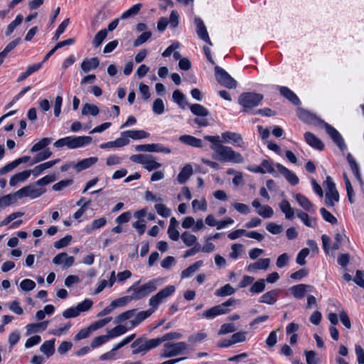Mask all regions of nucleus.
Here are the masks:
<instances>
[{"label":"nucleus","mask_w":364,"mask_h":364,"mask_svg":"<svg viewBox=\"0 0 364 364\" xmlns=\"http://www.w3.org/2000/svg\"><path fill=\"white\" fill-rule=\"evenodd\" d=\"M75 262L73 256H68L65 252L58 254L53 259V262L56 265H62L63 268L71 267Z\"/></svg>","instance_id":"9d476101"},{"label":"nucleus","mask_w":364,"mask_h":364,"mask_svg":"<svg viewBox=\"0 0 364 364\" xmlns=\"http://www.w3.org/2000/svg\"><path fill=\"white\" fill-rule=\"evenodd\" d=\"M276 167L277 170L286 178L289 183L294 186L299 183V178L294 173L291 172L280 164H277Z\"/></svg>","instance_id":"9b49d317"},{"label":"nucleus","mask_w":364,"mask_h":364,"mask_svg":"<svg viewBox=\"0 0 364 364\" xmlns=\"http://www.w3.org/2000/svg\"><path fill=\"white\" fill-rule=\"evenodd\" d=\"M280 93L282 96L289 100L294 105L299 104V99L298 97L288 87H279Z\"/></svg>","instance_id":"bb28decb"},{"label":"nucleus","mask_w":364,"mask_h":364,"mask_svg":"<svg viewBox=\"0 0 364 364\" xmlns=\"http://www.w3.org/2000/svg\"><path fill=\"white\" fill-rule=\"evenodd\" d=\"M158 281L156 279H151L140 287H137L138 282L131 286L128 289L127 292H132L131 295L134 300H139L156 289Z\"/></svg>","instance_id":"7ed1b4c3"},{"label":"nucleus","mask_w":364,"mask_h":364,"mask_svg":"<svg viewBox=\"0 0 364 364\" xmlns=\"http://www.w3.org/2000/svg\"><path fill=\"white\" fill-rule=\"evenodd\" d=\"M92 331L90 326L87 328H82L75 336L74 340L78 341L88 338Z\"/></svg>","instance_id":"4d7b16f0"},{"label":"nucleus","mask_w":364,"mask_h":364,"mask_svg":"<svg viewBox=\"0 0 364 364\" xmlns=\"http://www.w3.org/2000/svg\"><path fill=\"white\" fill-rule=\"evenodd\" d=\"M136 310L132 309L126 311L120 314H119L114 319V323L119 324L126 320H128L134 316Z\"/></svg>","instance_id":"a18cd8bd"},{"label":"nucleus","mask_w":364,"mask_h":364,"mask_svg":"<svg viewBox=\"0 0 364 364\" xmlns=\"http://www.w3.org/2000/svg\"><path fill=\"white\" fill-rule=\"evenodd\" d=\"M271 260L269 258L259 259L254 263L250 264L246 270L250 273H255L258 270H267L269 269Z\"/></svg>","instance_id":"1a4fd4ad"},{"label":"nucleus","mask_w":364,"mask_h":364,"mask_svg":"<svg viewBox=\"0 0 364 364\" xmlns=\"http://www.w3.org/2000/svg\"><path fill=\"white\" fill-rule=\"evenodd\" d=\"M304 355L307 364H317L319 358L314 350H305Z\"/></svg>","instance_id":"5fc2aeb1"},{"label":"nucleus","mask_w":364,"mask_h":364,"mask_svg":"<svg viewBox=\"0 0 364 364\" xmlns=\"http://www.w3.org/2000/svg\"><path fill=\"white\" fill-rule=\"evenodd\" d=\"M343 180H344V182H345V185H346V191H347V196H348V200H349V202L350 203H353V197L354 196V192H353V187H352L351 183L350 182V180L348 178V176H347L346 173H343Z\"/></svg>","instance_id":"603ef678"},{"label":"nucleus","mask_w":364,"mask_h":364,"mask_svg":"<svg viewBox=\"0 0 364 364\" xmlns=\"http://www.w3.org/2000/svg\"><path fill=\"white\" fill-rule=\"evenodd\" d=\"M204 139L211 143L210 148L213 151L214 158L218 161L232 164H243L245 161V157L240 152L235 151L231 146L222 144V141H224L245 149L247 144L240 134L227 131L223 132L221 136L206 135Z\"/></svg>","instance_id":"f257e3e1"},{"label":"nucleus","mask_w":364,"mask_h":364,"mask_svg":"<svg viewBox=\"0 0 364 364\" xmlns=\"http://www.w3.org/2000/svg\"><path fill=\"white\" fill-rule=\"evenodd\" d=\"M309 254V250L308 248L302 249L297 255L296 262L300 265H304L306 264V257Z\"/></svg>","instance_id":"774afa93"},{"label":"nucleus","mask_w":364,"mask_h":364,"mask_svg":"<svg viewBox=\"0 0 364 364\" xmlns=\"http://www.w3.org/2000/svg\"><path fill=\"white\" fill-rule=\"evenodd\" d=\"M263 96L255 92H244L238 98V103L243 107L245 112H249L258 106Z\"/></svg>","instance_id":"20e7f679"},{"label":"nucleus","mask_w":364,"mask_h":364,"mask_svg":"<svg viewBox=\"0 0 364 364\" xmlns=\"http://www.w3.org/2000/svg\"><path fill=\"white\" fill-rule=\"evenodd\" d=\"M178 140L186 145L191 146L195 148H201L203 146V141L200 139L196 138L193 136L184 134L181 135Z\"/></svg>","instance_id":"2eb2a0df"},{"label":"nucleus","mask_w":364,"mask_h":364,"mask_svg":"<svg viewBox=\"0 0 364 364\" xmlns=\"http://www.w3.org/2000/svg\"><path fill=\"white\" fill-rule=\"evenodd\" d=\"M141 7L142 4L140 3L133 5L130 9L121 15L120 19H127L136 16L139 12Z\"/></svg>","instance_id":"c85d7f7f"},{"label":"nucleus","mask_w":364,"mask_h":364,"mask_svg":"<svg viewBox=\"0 0 364 364\" xmlns=\"http://www.w3.org/2000/svg\"><path fill=\"white\" fill-rule=\"evenodd\" d=\"M56 179H57V178L55 174L47 175V176L38 179L36 182V185H38V186H43L48 185L50 183L55 181Z\"/></svg>","instance_id":"13d9d810"},{"label":"nucleus","mask_w":364,"mask_h":364,"mask_svg":"<svg viewBox=\"0 0 364 364\" xmlns=\"http://www.w3.org/2000/svg\"><path fill=\"white\" fill-rule=\"evenodd\" d=\"M143 166L147 171H151L160 168L161 164L156 161L152 156L148 155V158L146 159Z\"/></svg>","instance_id":"c9c22d12"},{"label":"nucleus","mask_w":364,"mask_h":364,"mask_svg":"<svg viewBox=\"0 0 364 364\" xmlns=\"http://www.w3.org/2000/svg\"><path fill=\"white\" fill-rule=\"evenodd\" d=\"M339 200V194L338 191L326 192L325 203L328 207L334 206L336 202Z\"/></svg>","instance_id":"4c0bfd02"},{"label":"nucleus","mask_w":364,"mask_h":364,"mask_svg":"<svg viewBox=\"0 0 364 364\" xmlns=\"http://www.w3.org/2000/svg\"><path fill=\"white\" fill-rule=\"evenodd\" d=\"M176 290V288L173 285H168L164 289H161L156 294L162 302L168 296L172 295Z\"/></svg>","instance_id":"a19ab883"},{"label":"nucleus","mask_w":364,"mask_h":364,"mask_svg":"<svg viewBox=\"0 0 364 364\" xmlns=\"http://www.w3.org/2000/svg\"><path fill=\"white\" fill-rule=\"evenodd\" d=\"M107 36V30L102 29L97 33L92 41V46L95 48H98L102 43L103 41Z\"/></svg>","instance_id":"37998d69"},{"label":"nucleus","mask_w":364,"mask_h":364,"mask_svg":"<svg viewBox=\"0 0 364 364\" xmlns=\"http://www.w3.org/2000/svg\"><path fill=\"white\" fill-rule=\"evenodd\" d=\"M296 200L298 202L299 205L308 212L314 211V205L304 195L301 193H296L294 196Z\"/></svg>","instance_id":"f3484780"},{"label":"nucleus","mask_w":364,"mask_h":364,"mask_svg":"<svg viewBox=\"0 0 364 364\" xmlns=\"http://www.w3.org/2000/svg\"><path fill=\"white\" fill-rule=\"evenodd\" d=\"M203 262L202 260H199L193 263L181 272V278L184 279L191 277L200 267L203 266Z\"/></svg>","instance_id":"b1692460"},{"label":"nucleus","mask_w":364,"mask_h":364,"mask_svg":"<svg viewBox=\"0 0 364 364\" xmlns=\"http://www.w3.org/2000/svg\"><path fill=\"white\" fill-rule=\"evenodd\" d=\"M124 134L128 136L129 139H132L134 140L148 138L150 135L148 132L144 130H128L125 131Z\"/></svg>","instance_id":"cd10ccee"},{"label":"nucleus","mask_w":364,"mask_h":364,"mask_svg":"<svg viewBox=\"0 0 364 364\" xmlns=\"http://www.w3.org/2000/svg\"><path fill=\"white\" fill-rule=\"evenodd\" d=\"M181 237L184 244L188 247H190L196 244L197 240V237L194 235L191 234L188 232H184L181 235Z\"/></svg>","instance_id":"09e8293b"},{"label":"nucleus","mask_w":364,"mask_h":364,"mask_svg":"<svg viewBox=\"0 0 364 364\" xmlns=\"http://www.w3.org/2000/svg\"><path fill=\"white\" fill-rule=\"evenodd\" d=\"M92 139V137L88 136H69L57 140L53 145L57 148L67 146L68 149H75L89 144Z\"/></svg>","instance_id":"f03ea898"},{"label":"nucleus","mask_w":364,"mask_h":364,"mask_svg":"<svg viewBox=\"0 0 364 364\" xmlns=\"http://www.w3.org/2000/svg\"><path fill=\"white\" fill-rule=\"evenodd\" d=\"M188 348L185 342H178L173 343H166L164 346L161 357L171 358L182 354Z\"/></svg>","instance_id":"423d86ee"},{"label":"nucleus","mask_w":364,"mask_h":364,"mask_svg":"<svg viewBox=\"0 0 364 364\" xmlns=\"http://www.w3.org/2000/svg\"><path fill=\"white\" fill-rule=\"evenodd\" d=\"M215 75L217 81L221 85L229 89L236 87L237 82L222 68L216 66L215 68Z\"/></svg>","instance_id":"0eeeda50"},{"label":"nucleus","mask_w":364,"mask_h":364,"mask_svg":"<svg viewBox=\"0 0 364 364\" xmlns=\"http://www.w3.org/2000/svg\"><path fill=\"white\" fill-rule=\"evenodd\" d=\"M132 348H135V349L133 350V354H137L142 351H148V348L145 344V343H141V340L137 339L134 342L132 343Z\"/></svg>","instance_id":"680f3d73"},{"label":"nucleus","mask_w":364,"mask_h":364,"mask_svg":"<svg viewBox=\"0 0 364 364\" xmlns=\"http://www.w3.org/2000/svg\"><path fill=\"white\" fill-rule=\"evenodd\" d=\"M191 112L198 117H206L209 114V111L200 104H193L190 105Z\"/></svg>","instance_id":"2f4dec72"},{"label":"nucleus","mask_w":364,"mask_h":364,"mask_svg":"<svg viewBox=\"0 0 364 364\" xmlns=\"http://www.w3.org/2000/svg\"><path fill=\"white\" fill-rule=\"evenodd\" d=\"M222 307L223 306L219 305L215 306L205 311L200 315L206 318H213L218 315L225 314L229 311L228 310H223Z\"/></svg>","instance_id":"a211bd4d"},{"label":"nucleus","mask_w":364,"mask_h":364,"mask_svg":"<svg viewBox=\"0 0 364 364\" xmlns=\"http://www.w3.org/2000/svg\"><path fill=\"white\" fill-rule=\"evenodd\" d=\"M313 287L308 284H300L290 288L291 293L296 299H301L306 292L313 289Z\"/></svg>","instance_id":"ddd939ff"},{"label":"nucleus","mask_w":364,"mask_h":364,"mask_svg":"<svg viewBox=\"0 0 364 364\" xmlns=\"http://www.w3.org/2000/svg\"><path fill=\"white\" fill-rule=\"evenodd\" d=\"M36 183L24 186L23 188L18 190L16 192V196L18 198L28 197L31 199H35L42 196L46 189L41 187H38Z\"/></svg>","instance_id":"39448f33"},{"label":"nucleus","mask_w":364,"mask_h":364,"mask_svg":"<svg viewBox=\"0 0 364 364\" xmlns=\"http://www.w3.org/2000/svg\"><path fill=\"white\" fill-rule=\"evenodd\" d=\"M99 59L96 57L85 59L81 63V69L87 73L91 70L95 69L99 65Z\"/></svg>","instance_id":"393cba45"},{"label":"nucleus","mask_w":364,"mask_h":364,"mask_svg":"<svg viewBox=\"0 0 364 364\" xmlns=\"http://www.w3.org/2000/svg\"><path fill=\"white\" fill-rule=\"evenodd\" d=\"M320 213L322 215V218L326 221L331 224L337 223V219L334 217L329 211H328L326 208H321L320 209Z\"/></svg>","instance_id":"e2e57ef3"},{"label":"nucleus","mask_w":364,"mask_h":364,"mask_svg":"<svg viewBox=\"0 0 364 364\" xmlns=\"http://www.w3.org/2000/svg\"><path fill=\"white\" fill-rule=\"evenodd\" d=\"M347 160L349 163L350 169H351L353 173L354 174L355 178L358 181H361V176H360L358 166L356 161H355V159L353 158V156L350 154H348Z\"/></svg>","instance_id":"58836bf2"},{"label":"nucleus","mask_w":364,"mask_h":364,"mask_svg":"<svg viewBox=\"0 0 364 364\" xmlns=\"http://www.w3.org/2000/svg\"><path fill=\"white\" fill-rule=\"evenodd\" d=\"M55 339L45 341L40 347V350L44 353L47 358L50 357L55 353Z\"/></svg>","instance_id":"5701e85b"},{"label":"nucleus","mask_w":364,"mask_h":364,"mask_svg":"<svg viewBox=\"0 0 364 364\" xmlns=\"http://www.w3.org/2000/svg\"><path fill=\"white\" fill-rule=\"evenodd\" d=\"M257 213L264 218H269L273 216L274 210L269 205H262L257 210Z\"/></svg>","instance_id":"3c124183"},{"label":"nucleus","mask_w":364,"mask_h":364,"mask_svg":"<svg viewBox=\"0 0 364 364\" xmlns=\"http://www.w3.org/2000/svg\"><path fill=\"white\" fill-rule=\"evenodd\" d=\"M20 38H16L13 41L10 42L5 48L0 53V63L4 62V58L6 57L8 53L14 50L19 43Z\"/></svg>","instance_id":"7c9ffc66"},{"label":"nucleus","mask_w":364,"mask_h":364,"mask_svg":"<svg viewBox=\"0 0 364 364\" xmlns=\"http://www.w3.org/2000/svg\"><path fill=\"white\" fill-rule=\"evenodd\" d=\"M154 208L157 213L164 218H168L171 215V210L162 203L156 204Z\"/></svg>","instance_id":"6e6d98bb"},{"label":"nucleus","mask_w":364,"mask_h":364,"mask_svg":"<svg viewBox=\"0 0 364 364\" xmlns=\"http://www.w3.org/2000/svg\"><path fill=\"white\" fill-rule=\"evenodd\" d=\"M52 141V139L49 137L43 138L38 142L35 144L31 149L30 151L31 153H35L39 151L44 148H46L48 144Z\"/></svg>","instance_id":"72a5a7b5"},{"label":"nucleus","mask_w":364,"mask_h":364,"mask_svg":"<svg viewBox=\"0 0 364 364\" xmlns=\"http://www.w3.org/2000/svg\"><path fill=\"white\" fill-rule=\"evenodd\" d=\"M193 174V168L191 164H186L181 170L177 176V180L180 184H183L188 181V179Z\"/></svg>","instance_id":"6ab92c4d"},{"label":"nucleus","mask_w":364,"mask_h":364,"mask_svg":"<svg viewBox=\"0 0 364 364\" xmlns=\"http://www.w3.org/2000/svg\"><path fill=\"white\" fill-rule=\"evenodd\" d=\"M19 286L23 291H28L34 289L36 283L31 279H25L21 282Z\"/></svg>","instance_id":"bf43d9fd"},{"label":"nucleus","mask_w":364,"mask_h":364,"mask_svg":"<svg viewBox=\"0 0 364 364\" xmlns=\"http://www.w3.org/2000/svg\"><path fill=\"white\" fill-rule=\"evenodd\" d=\"M52 155V152L48 149H45L44 151L38 153L37 155H36L32 160V162L31 163V165H33L35 164H37L40 161H44L50 158Z\"/></svg>","instance_id":"c03bdc74"},{"label":"nucleus","mask_w":364,"mask_h":364,"mask_svg":"<svg viewBox=\"0 0 364 364\" xmlns=\"http://www.w3.org/2000/svg\"><path fill=\"white\" fill-rule=\"evenodd\" d=\"M17 196L16 193L14 194H8L0 198V208L9 206L16 202Z\"/></svg>","instance_id":"79ce46f5"},{"label":"nucleus","mask_w":364,"mask_h":364,"mask_svg":"<svg viewBox=\"0 0 364 364\" xmlns=\"http://www.w3.org/2000/svg\"><path fill=\"white\" fill-rule=\"evenodd\" d=\"M304 139L309 146L316 149L322 150L324 147L323 142L311 132H306L304 134Z\"/></svg>","instance_id":"4468645a"},{"label":"nucleus","mask_w":364,"mask_h":364,"mask_svg":"<svg viewBox=\"0 0 364 364\" xmlns=\"http://www.w3.org/2000/svg\"><path fill=\"white\" fill-rule=\"evenodd\" d=\"M172 98L173 100L182 109H185L188 105L185 95L179 90H176L173 92Z\"/></svg>","instance_id":"a878e982"},{"label":"nucleus","mask_w":364,"mask_h":364,"mask_svg":"<svg viewBox=\"0 0 364 364\" xmlns=\"http://www.w3.org/2000/svg\"><path fill=\"white\" fill-rule=\"evenodd\" d=\"M127 331V329L126 327L122 325H118L108 331V337L109 338V339L117 337L118 336L125 333Z\"/></svg>","instance_id":"de8ad7c7"},{"label":"nucleus","mask_w":364,"mask_h":364,"mask_svg":"<svg viewBox=\"0 0 364 364\" xmlns=\"http://www.w3.org/2000/svg\"><path fill=\"white\" fill-rule=\"evenodd\" d=\"M264 289L265 280L263 279H259L252 284V285L250 288V291L253 294H256L262 292L264 290Z\"/></svg>","instance_id":"ea45409f"},{"label":"nucleus","mask_w":364,"mask_h":364,"mask_svg":"<svg viewBox=\"0 0 364 364\" xmlns=\"http://www.w3.org/2000/svg\"><path fill=\"white\" fill-rule=\"evenodd\" d=\"M297 217L303 222V223L309 228H314L316 221L314 219L310 218L309 215L300 210L296 211Z\"/></svg>","instance_id":"c756f323"},{"label":"nucleus","mask_w":364,"mask_h":364,"mask_svg":"<svg viewBox=\"0 0 364 364\" xmlns=\"http://www.w3.org/2000/svg\"><path fill=\"white\" fill-rule=\"evenodd\" d=\"M132 300H134V299H133L132 295L130 294V295L115 299V300L112 301L111 302V304L113 306V307L115 309L119 306H123Z\"/></svg>","instance_id":"864d4df0"},{"label":"nucleus","mask_w":364,"mask_h":364,"mask_svg":"<svg viewBox=\"0 0 364 364\" xmlns=\"http://www.w3.org/2000/svg\"><path fill=\"white\" fill-rule=\"evenodd\" d=\"M235 289L230 284H228L218 289L215 291V294L217 296H227L235 294Z\"/></svg>","instance_id":"473e14b6"},{"label":"nucleus","mask_w":364,"mask_h":364,"mask_svg":"<svg viewBox=\"0 0 364 364\" xmlns=\"http://www.w3.org/2000/svg\"><path fill=\"white\" fill-rule=\"evenodd\" d=\"M192 207L194 210L205 211L207 210V202L203 198H202L200 200L196 199L192 201Z\"/></svg>","instance_id":"338daca9"},{"label":"nucleus","mask_w":364,"mask_h":364,"mask_svg":"<svg viewBox=\"0 0 364 364\" xmlns=\"http://www.w3.org/2000/svg\"><path fill=\"white\" fill-rule=\"evenodd\" d=\"M98 161L97 157H89L87 159H84L77 164H73V168L75 169L77 172H80L82 170L90 168L95 164H96Z\"/></svg>","instance_id":"dca6fc26"},{"label":"nucleus","mask_w":364,"mask_h":364,"mask_svg":"<svg viewBox=\"0 0 364 364\" xmlns=\"http://www.w3.org/2000/svg\"><path fill=\"white\" fill-rule=\"evenodd\" d=\"M109 339V338L108 337V334L95 337L92 341L90 346L92 348H95L102 345L103 343H106Z\"/></svg>","instance_id":"0e129e2a"},{"label":"nucleus","mask_w":364,"mask_h":364,"mask_svg":"<svg viewBox=\"0 0 364 364\" xmlns=\"http://www.w3.org/2000/svg\"><path fill=\"white\" fill-rule=\"evenodd\" d=\"M244 251V246L242 245L235 243L231 245V252L229 254V257L232 259H237Z\"/></svg>","instance_id":"e433bc0d"},{"label":"nucleus","mask_w":364,"mask_h":364,"mask_svg":"<svg viewBox=\"0 0 364 364\" xmlns=\"http://www.w3.org/2000/svg\"><path fill=\"white\" fill-rule=\"evenodd\" d=\"M48 324V321H43L41 323H29L26 325V335H30L33 333H37L41 331H44L46 329Z\"/></svg>","instance_id":"4be33fe9"},{"label":"nucleus","mask_w":364,"mask_h":364,"mask_svg":"<svg viewBox=\"0 0 364 364\" xmlns=\"http://www.w3.org/2000/svg\"><path fill=\"white\" fill-rule=\"evenodd\" d=\"M72 240V236L67 235L64 237L60 239L59 240H57L54 242V247L56 249H61L63 247H65L68 246Z\"/></svg>","instance_id":"052dcab7"},{"label":"nucleus","mask_w":364,"mask_h":364,"mask_svg":"<svg viewBox=\"0 0 364 364\" xmlns=\"http://www.w3.org/2000/svg\"><path fill=\"white\" fill-rule=\"evenodd\" d=\"M159 144H141L135 146L136 151L157 152Z\"/></svg>","instance_id":"49530a36"},{"label":"nucleus","mask_w":364,"mask_h":364,"mask_svg":"<svg viewBox=\"0 0 364 364\" xmlns=\"http://www.w3.org/2000/svg\"><path fill=\"white\" fill-rule=\"evenodd\" d=\"M281 211L285 215V218L291 220L294 217V210L291 207L290 203L287 200L284 199L279 204Z\"/></svg>","instance_id":"412c9836"},{"label":"nucleus","mask_w":364,"mask_h":364,"mask_svg":"<svg viewBox=\"0 0 364 364\" xmlns=\"http://www.w3.org/2000/svg\"><path fill=\"white\" fill-rule=\"evenodd\" d=\"M99 113V108L93 104L86 103L83 105L82 109V115L91 114L92 116H97Z\"/></svg>","instance_id":"f704fd0d"},{"label":"nucleus","mask_w":364,"mask_h":364,"mask_svg":"<svg viewBox=\"0 0 364 364\" xmlns=\"http://www.w3.org/2000/svg\"><path fill=\"white\" fill-rule=\"evenodd\" d=\"M164 104L161 99H156L153 102V112L157 114H161L164 112Z\"/></svg>","instance_id":"69168bd1"},{"label":"nucleus","mask_w":364,"mask_h":364,"mask_svg":"<svg viewBox=\"0 0 364 364\" xmlns=\"http://www.w3.org/2000/svg\"><path fill=\"white\" fill-rule=\"evenodd\" d=\"M23 21V16L21 14H18L16 16V18L11 21L7 26L6 34L7 36L10 35L16 26L20 25Z\"/></svg>","instance_id":"8fccbe9b"},{"label":"nucleus","mask_w":364,"mask_h":364,"mask_svg":"<svg viewBox=\"0 0 364 364\" xmlns=\"http://www.w3.org/2000/svg\"><path fill=\"white\" fill-rule=\"evenodd\" d=\"M30 176L28 170L13 175L9 180V185L11 187L16 186L18 183L25 181Z\"/></svg>","instance_id":"aec40b11"},{"label":"nucleus","mask_w":364,"mask_h":364,"mask_svg":"<svg viewBox=\"0 0 364 364\" xmlns=\"http://www.w3.org/2000/svg\"><path fill=\"white\" fill-rule=\"evenodd\" d=\"M279 293V289H273V290L269 291L260 296L259 302L267 304L269 305H273L277 301Z\"/></svg>","instance_id":"f8f14e48"},{"label":"nucleus","mask_w":364,"mask_h":364,"mask_svg":"<svg viewBox=\"0 0 364 364\" xmlns=\"http://www.w3.org/2000/svg\"><path fill=\"white\" fill-rule=\"evenodd\" d=\"M194 23L196 25V31L199 38L203 41L212 46V42L210 40L207 28L203 21L199 17H196L194 19Z\"/></svg>","instance_id":"6e6552de"}]
</instances>
